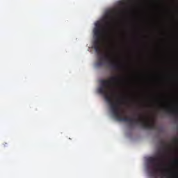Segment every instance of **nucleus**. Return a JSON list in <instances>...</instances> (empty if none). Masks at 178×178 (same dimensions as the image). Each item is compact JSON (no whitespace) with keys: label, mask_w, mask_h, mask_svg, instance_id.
<instances>
[{"label":"nucleus","mask_w":178,"mask_h":178,"mask_svg":"<svg viewBox=\"0 0 178 178\" xmlns=\"http://www.w3.org/2000/svg\"><path fill=\"white\" fill-rule=\"evenodd\" d=\"M122 79L119 76H113L109 80H100V87L98 88V92L104 95L106 101L110 104L111 112L119 122H127L131 126L134 124H140V115L138 118H133V117H122V105L123 101L121 99H117L115 102H113L112 95H109L108 89L111 88L113 86V83L116 84H120Z\"/></svg>","instance_id":"1"},{"label":"nucleus","mask_w":178,"mask_h":178,"mask_svg":"<svg viewBox=\"0 0 178 178\" xmlns=\"http://www.w3.org/2000/svg\"><path fill=\"white\" fill-rule=\"evenodd\" d=\"M93 33L95 38L93 42V48L99 55L98 62L96 63V66L99 67L106 65L114 70H118L120 69V65L115 62V58H113V56L111 54H104V55L102 54L101 42L102 37H104V26H102L101 22H97L95 24Z\"/></svg>","instance_id":"2"},{"label":"nucleus","mask_w":178,"mask_h":178,"mask_svg":"<svg viewBox=\"0 0 178 178\" xmlns=\"http://www.w3.org/2000/svg\"><path fill=\"white\" fill-rule=\"evenodd\" d=\"M165 154L162 152H159V157H149L147 159V162L152 165V170L149 171L150 175L152 177H157L158 175V171L160 168V163L159 160L160 159H164Z\"/></svg>","instance_id":"3"},{"label":"nucleus","mask_w":178,"mask_h":178,"mask_svg":"<svg viewBox=\"0 0 178 178\" xmlns=\"http://www.w3.org/2000/svg\"><path fill=\"white\" fill-rule=\"evenodd\" d=\"M112 17L109 16V17H106L105 20H106V25L107 27L108 30H111V27H112Z\"/></svg>","instance_id":"4"},{"label":"nucleus","mask_w":178,"mask_h":178,"mask_svg":"<svg viewBox=\"0 0 178 178\" xmlns=\"http://www.w3.org/2000/svg\"><path fill=\"white\" fill-rule=\"evenodd\" d=\"M161 148L163 149V150H166V149L168 148V144L166 143V142H164V140H162L161 142Z\"/></svg>","instance_id":"5"},{"label":"nucleus","mask_w":178,"mask_h":178,"mask_svg":"<svg viewBox=\"0 0 178 178\" xmlns=\"http://www.w3.org/2000/svg\"><path fill=\"white\" fill-rule=\"evenodd\" d=\"M168 178H178V177H171V175H166Z\"/></svg>","instance_id":"6"},{"label":"nucleus","mask_w":178,"mask_h":178,"mask_svg":"<svg viewBox=\"0 0 178 178\" xmlns=\"http://www.w3.org/2000/svg\"><path fill=\"white\" fill-rule=\"evenodd\" d=\"M113 95H118V92H116V91H115L114 92H113Z\"/></svg>","instance_id":"7"},{"label":"nucleus","mask_w":178,"mask_h":178,"mask_svg":"<svg viewBox=\"0 0 178 178\" xmlns=\"http://www.w3.org/2000/svg\"><path fill=\"white\" fill-rule=\"evenodd\" d=\"M174 163H175L176 164H178V160H175V161H174Z\"/></svg>","instance_id":"8"},{"label":"nucleus","mask_w":178,"mask_h":178,"mask_svg":"<svg viewBox=\"0 0 178 178\" xmlns=\"http://www.w3.org/2000/svg\"><path fill=\"white\" fill-rule=\"evenodd\" d=\"M175 140L176 142H178V138H175Z\"/></svg>","instance_id":"9"}]
</instances>
